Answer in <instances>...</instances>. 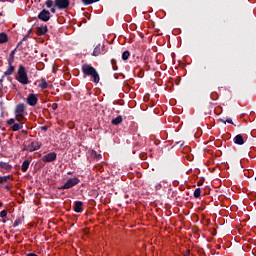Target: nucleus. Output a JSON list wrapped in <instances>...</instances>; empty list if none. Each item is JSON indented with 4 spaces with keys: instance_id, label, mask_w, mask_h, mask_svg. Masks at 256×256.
<instances>
[{
    "instance_id": "nucleus-36",
    "label": "nucleus",
    "mask_w": 256,
    "mask_h": 256,
    "mask_svg": "<svg viewBox=\"0 0 256 256\" xmlns=\"http://www.w3.org/2000/svg\"><path fill=\"white\" fill-rule=\"evenodd\" d=\"M40 129H41V131H48L49 127H47V126H41Z\"/></svg>"
},
{
    "instance_id": "nucleus-30",
    "label": "nucleus",
    "mask_w": 256,
    "mask_h": 256,
    "mask_svg": "<svg viewBox=\"0 0 256 256\" xmlns=\"http://www.w3.org/2000/svg\"><path fill=\"white\" fill-rule=\"evenodd\" d=\"M1 219H7V210H2L0 212Z\"/></svg>"
},
{
    "instance_id": "nucleus-17",
    "label": "nucleus",
    "mask_w": 256,
    "mask_h": 256,
    "mask_svg": "<svg viewBox=\"0 0 256 256\" xmlns=\"http://www.w3.org/2000/svg\"><path fill=\"white\" fill-rule=\"evenodd\" d=\"M29 165H31V162L29 160H24L21 166V171L23 173H27V170L29 169Z\"/></svg>"
},
{
    "instance_id": "nucleus-24",
    "label": "nucleus",
    "mask_w": 256,
    "mask_h": 256,
    "mask_svg": "<svg viewBox=\"0 0 256 256\" xmlns=\"http://www.w3.org/2000/svg\"><path fill=\"white\" fill-rule=\"evenodd\" d=\"M12 131H19L20 129H23V124L15 123L11 127Z\"/></svg>"
},
{
    "instance_id": "nucleus-9",
    "label": "nucleus",
    "mask_w": 256,
    "mask_h": 256,
    "mask_svg": "<svg viewBox=\"0 0 256 256\" xmlns=\"http://www.w3.org/2000/svg\"><path fill=\"white\" fill-rule=\"evenodd\" d=\"M38 101H39V98H37V95L33 93L29 94L28 97L26 98V103H28L30 107H35Z\"/></svg>"
},
{
    "instance_id": "nucleus-37",
    "label": "nucleus",
    "mask_w": 256,
    "mask_h": 256,
    "mask_svg": "<svg viewBox=\"0 0 256 256\" xmlns=\"http://www.w3.org/2000/svg\"><path fill=\"white\" fill-rule=\"evenodd\" d=\"M220 123H224V125H227V120H224L223 118L219 119Z\"/></svg>"
},
{
    "instance_id": "nucleus-12",
    "label": "nucleus",
    "mask_w": 256,
    "mask_h": 256,
    "mask_svg": "<svg viewBox=\"0 0 256 256\" xmlns=\"http://www.w3.org/2000/svg\"><path fill=\"white\" fill-rule=\"evenodd\" d=\"M15 73V66L13 64H8V69L4 72L3 77H9Z\"/></svg>"
},
{
    "instance_id": "nucleus-34",
    "label": "nucleus",
    "mask_w": 256,
    "mask_h": 256,
    "mask_svg": "<svg viewBox=\"0 0 256 256\" xmlns=\"http://www.w3.org/2000/svg\"><path fill=\"white\" fill-rule=\"evenodd\" d=\"M205 183V179H200L198 182H197V186L198 187H201V185H203Z\"/></svg>"
},
{
    "instance_id": "nucleus-33",
    "label": "nucleus",
    "mask_w": 256,
    "mask_h": 256,
    "mask_svg": "<svg viewBox=\"0 0 256 256\" xmlns=\"http://www.w3.org/2000/svg\"><path fill=\"white\" fill-rule=\"evenodd\" d=\"M7 124L8 125H14L15 124V119L14 118H11L7 121Z\"/></svg>"
},
{
    "instance_id": "nucleus-27",
    "label": "nucleus",
    "mask_w": 256,
    "mask_h": 256,
    "mask_svg": "<svg viewBox=\"0 0 256 256\" xmlns=\"http://www.w3.org/2000/svg\"><path fill=\"white\" fill-rule=\"evenodd\" d=\"M23 223V220L21 218H18L14 221L13 227H19Z\"/></svg>"
},
{
    "instance_id": "nucleus-42",
    "label": "nucleus",
    "mask_w": 256,
    "mask_h": 256,
    "mask_svg": "<svg viewBox=\"0 0 256 256\" xmlns=\"http://www.w3.org/2000/svg\"><path fill=\"white\" fill-rule=\"evenodd\" d=\"M67 175H72V172H68Z\"/></svg>"
},
{
    "instance_id": "nucleus-21",
    "label": "nucleus",
    "mask_w": 256,
    "mask_h": 256,
    "mask_svg": "<svg viewBox=\"0 0 256 256\" xmlns=\"http://www.w3.org/2000/svg\"><path fill=\"white\" fill-rule=\"evenodd\" d=\"M38 87H40V89H48L49 84L47 83V80H45V78H41V82Z\"/></svg>"
},
{
    "instance_id": "nucleus-6",
    "label": "nucleus",
    "mask_w": 256,
    "mask_h": 256,
    "mask_svg": "<svg viewBox=\"0 0 256 256\" xmlns=\"http://www.w3.org/2000/svg\"><path fill=\"white\" fill-rule=\"evenodd\" d=\"M107 50L105 49V44H98L93 50V57H99V55H105Z\"/></svg>"
},
{
    "instance_id": "nucleus-39",
    "label": "nucleus",
    "mask_w": 256,
    "mask_h": 256,
    "mask_svg": "<svg viewBox=\"0 0 256 256\" xmlns=\"http://www.w3.org/2000/svg\"><path fill=\"white\" fill-rule=\"evenodd\" d=\"M6 191H11V187L5 186Z\"/></svg>"
},
{
    "instance_id": "nucleus-8",
    "label": "nucleus",
    "mask_w": 256,
    "mask_h": 256,
    "mask_svg": "<svg viewBox=\"0 0 256 256\" xmlns=\"http://www.w3.org/2000/svg\"><path fill=\"white\" fill-rule=\"evenodd\" d=\"M38 19H40V21H44V23H47V21H49V19H51V12H49V10L43 9L38 14Z\"/></svg>"
},
{
    "instance_id": "nucleus-31",
    "label": "nucleus",
    "mask_w": 256,
    "mask_h": 256,
    "mask_svg": "<svg viewBox=\"0 0 256 256\" xmlns=\"http://www.w3.org/2000/svg\"><path fill=\"white\" fill-rule=\"evenodd\" d=\"M83 5H93V0H81Z\"/></svg>"
},
{
    "instance_id": "nucleus-15",
    "label": "nucleus",
    "mask_w": 256,
    "mask_h": 256,
    "mask_svg": "<svg viewBox=\"0 0 256 256\" xmlns=\"http://www.w3.org/2000/svg\"><path fill=\"white\" fill-rule=\"evenodd\" d=\"M90 157L92 159H96V161H100V159H103V156L101 154H98L95 150L90 151Z\"/></svg>"
},
{
    "instance_id": "nucleus-35",
    "label": "nucleus",
    "mask_w": 256,
    "mask_h": 256,
    "mask_svg": "<svg viewBox=\"0 0 256 256\" xmlns=\"http://www.w3.org/2000/svg\"><path fill=\"white\" fill-rule=\"evenodd\" d=\"M226 123H230V125H235V123H233V119L231 118H227Z\"/></svg>"
},
{
    "instance_id": "nucleus-28",
    "label": "nucleus",
    "mask_w": 256,
    "mask_h": 256,
    "mask_svg": "<svg viewBox=\"0 0 256 256\" xmlns=\"http://www.w3.org/2000/svg\"><path fill=\"white\" fill-rule=\"evenodd\" d=\"M111 65H112L113 71H117V60L111 59Z\"/></svg>"
},
{
    "instance_id": "nucleus-18",
    "label": "nucleus",
    "mask_w": 256,
    "mask_h": 256,
    "mask_svg": "<svg viewBox=\"0 0 256 256\" xmlns=\"http://www.w3.org/2000/svg\"><path fill=\"white\" fill-rule=\"evenodd\" d=\"M47 31H49L47 26H40L37 28V35H46Z\"/></svg>"
},
{
    "instance_id": "nucleus-7",
    "label": "nucleus",
    "mask_w": 256,
    "mask_h": 256,
    "mask_svg": "<svg viewBox=\"0 0 256 256\" xmlns=\"http://www.w3.org/2000/svg\"><path fill=\"white\" fill-rule=\"evenodd\" d=\"M42 161L44 163H53V161H57V153L50 152L42 157Z\"/></svg>"
},
{
    "instance_id": "nucleus-40",
    "label": "nucleus",
    "mask_w": 256,
    "mask_h": 256,
    "mask_svg": "<svg viewBox=\"0 0 256 256\" xmlns=\"http://www.w3.org/2000/svg\"><path fill=\"white\" fill-rule=\"evenodd\" d=\"M93 1V3H97V2H99L100 0H92Z\"/></svg>"
},
{
    "instance_id": "nucleus-11",
    "label": "nucleus",
    "mask_w": 256,
    "mask_h": 256,
    "mask_svg": "<svg viewBox=\"0 0 256 256\" xmlns=\"http://www.w3.org/2000/svg\"><path fill=\"white\" fill-rule=\"evenodd\" d=\"M75 213H83V203L81 201L74 202Z\"/></svg>"
},
{
    "instance_id": "nucleus-19",
    "label": "nucleus",
    "mask_w": 256,
    "mask_h": 256,
    "mask_svg": "<svg viewBox=\"0 0 256 256\" xmlns=\"http://www.w3.org/2000/svg\"><path fill=\"white\" fill-rule=\"evenodd\" d=\"M9 41V37L5 32L0 33V45H3V43H7Z\"/></svg>"
},
{
    "instance_id": "nucleus-38",
    "label": "nucleus",
    "mask_w": 256,
    "mask_h": 256,
    "mask_svg": "<svg viewBox=\"0 0 256 256\" xmlns=\"http://www.w3.org/2000/svg\"><path fill=\"white\" fill-rule=\"evenodd\" d=\"M56 11L55 6L51 8V13H56Z\"/></svg>"
},
{
    "instance_id": "nucleus-1",
    "label": "nucleus",
    "mask_w": 256,
    "mask_h": 256,
    "mask_svg": "<svg viewBox=\"0 0 256 256\" xmlns=\"http://www.w3.org/2000/svg\"><path fill=\"white\" fill-rule=\"evenodd\" d=\"M81 71L85 77H91L93 83H99L101 81V77L99 76V72L95 67L91 66V64H83L81 66Z\"/></svg>"
},
{
    "instance_id": "nucleus-3",
    "label": "nucleus",
    "mask_w": 256,
    "mask_h": 256,
    "mask_svg": "<svg viewBox=\"0 0 256 256\" xmlns=\"http://www.w3.org/2000/svg\"><path fill=\"white\" fill-rule=\"evenodd\" d=\"M16 80L18 83H21V85H29V76H27L25 66L20 65L18 67V76L16 77Z\"/></svg>"
},
{
    "instance_id": "nucleus-2",
    "label": "nucleus",
    "mask_w": 256,
    "mask_h": 256,
    "mask_svg": "<svg viewBox=\"0 0 256 256\" xmlns=\"http://www.w3.org/2000/svg\"><path fill=\"white\" fill-rule=\"evenodd\" d=\"M29 35H31V30H29L23 39L17 44L16 48L11 51L8 58V65H13V63H15V53L17 52V49H19V51H23V49L29 45V42H27ZM23 43H25L26 47L23 46Z\"/></svg>"
},
{
    "instance_id": "nucleus-22",
    "label": "nucleus",
    "mask_w": 256,
    "mask_h": 256,
    "mask_svg": "<svg viewBox=\"0 0 256 256\" xmlns=\"http://www.w3.org/2000/svg\"><path fill=\"white\" fill-rule=\"evenodd\" d=\"M9 179H13V177L11 175L1 176L0 183L1 184L9 183Z\"/></svg>"
},
{
    "instance_id": "nucleus-20",
    "label": "nucleus",
    "mask_w": 256,
    "mask_h": 256,
    "mask_svg": "<svg viewBox=\"0 0 256 256\" xmlns=\"http://www.w3.org/2000/svg\"><path fill=\"white\" fill-rule=\"evenodd\" d=\"M112 125H121L123 123V116H117L116 118L112 119Z\"/></svg>"
},
{
    "instance_id": "nucleus-32",
    "label": "nucleus",
    "mask_w": 256,
    "mask_h": 256,
    "mask_svg": "<svg viewBox=\"0 0 256 256\" xmlns=\"http://www.w3.org/2000/svg\"><path fill=\"white\" fill-rule=\"evenodd\" d=\"M52 109H53V111H57V109H59V104L53 103L52 104Z\"/></svg>"
},
{
    "instance_id": "nucleus-43",
    "label": "nucleus",
    "mask_w": 256,
    "mask_h": 256,
    "mask_svg": "<svg viewBox=\"0 0 256 256\" xmlns=\"http://www.w3.org/2000/svg\"><path fill=\"white\" fill-rule=\"evenodd\" d=\"M3 223H6V221L4 220Z\"/></svg>"
},
{
    "instance_id": "nucleus-25",
    "label": "nucleus",
    "mask_w": 256,
    "mask_h": 256,
    "mask_svg": "<svg viewBox=\"0 0 256 256\" xmlns=\"http://www.w3.org/2000/svg\"><path fill=\"white\" fill-rule=\"evenodd\" d=\"M194 197H195V199H199V197H201V188H196L195 189Z\"/></svg>"
},
{
    "instance_id": "nucleus-29",
    "label": "nucleus",
    "mask_w": 256,
    "mask_h": 256,
    "mask_svg": "<svg viewBox=\"0 0 256 256\" xmlns=\"http://www.w3.org/2000/svg\"><path fill=\"white\" fill-rule=\"evenodd\" d=\"M45 5H46L47 9H51L53 7V0H47L45 2Z\"/></svg>"
},
{
    "instance_id": "nucleus-4",
    "label": "nucleus",
    "mask_w": 256,
    "mask_h": 256,
    "mask_svg": "<svg viewBox=\"0 0 256 256\" xmlns=\"http://www.w3.org/2000/svg\"><path fill=\"white\" fill-rule=\"evenodd\" d=\"M79 183H81V180H80L79 178H77V177L70 178V179H68V180L64 183V185L58 187V189H59L60 191H63V190H65V189H71V188L75 187V185H79Z\"/></svg>"
},
{
    "instance_id": "nucleus-5",
    "label": "nucleus",
    "mask_w": 256,
    "mask_h": 256,
    "mask_svg": "<svg viewBox=\"0 0 256 256\" xmlns=\"http://www.w3.org/2000/svg\"><path fill=\"white\" fill-rule=\"evenodd\" d=\"M71 2L69 0H55L54 7L59 9V11H65V9H69Z\"/></svg>"
},
{
    "instance_id": "nucleus-10",
    "label": "nucleus",
    "mask_w": 256,
    "mask_h": 256,
    "mask_svg": "<svg viewBox=\"0 0 256 256\" xmlns=\"http://www.w3.org/2000/svg\"><path fill=\"white\" fill-rule=\"evenodd\" d=\"M25 113V104L20 103L18 105H16L15 107V114L16 115H21Z\"/></svg>"
},
{
    "instance_id": "nucleus-41",
    "label": "nucleus",
    "mask_w": 256,
    "mask_h": 256,
    "mask_svg": "<svg viewBox=\"0 0 256 256\" xmlns=\"http://www.w3.org/2000/svg\"><path fill=\"white\" fill-rule=\"evenodd\" d=\"M0 207H3V202H0Z\"/></svg>"
},
{
    "instance_id": "nucleus-14",
    "label": "nucleus",
    "mask_w": 256,
    "mask_h": 256,
    "mask_svg": "<svg viewBox=\"0 0 256 256\" xmlns=\"http://www.w3.org/2000/svg\"><path fill=\"white\" fill-rule=\"evenodd\" d=\"M39 149H41V145H39V142H32L29 151L30 153H33V151H39Z\"/></svg>"
},
{
    "instance_id": "nucleus-23",
    "label": "nucleus",
    "mask_w": 256,
    "mask_h": 256,
    "mask_svg": "<svg viewBox=\"0 0 256 256\" xmlns=\"http://www.w3.org/2000/svg\"><path fill=\"white\" fill-rule=\"evenodd\" d=\"M129 57H131V52H129V50H126L122 53V59L123 61H127L129 59Z\"/></svg>"
},
{
    "instance_id": "nucleus-16",
    "label": "nucleus",
    "mask_w": 256,
    "mask_h": 256,
    "mask_svg": "<svg viewBox=\"0 0 256 256\" xmlns=\"http://www.w3.org/2000/svg\"><path fill=\"white\" fill-rule=\"evenodd\" d=\"M0 168L4 169V171H11V169L13 168V166H11V164H9L8 162H0Z\"/></svg>"
},
{
    "instance_id": "nucleus-13",
    "label": "nucleus",
    "mask_w": 256,
    "mask_h": 256,
    "mask_svg": "<svg viewBox=\"0 0 256 256\" xmlns=\"http://www.w3.org/2000/svg\"><path fill=\"white\" fill-rule=\"evenodd\" d=\"M235 145H245V140L241 134H238L234 137Z\"/></svg>"
},
{
    "instance_id": "nucleus-26",
    "label": "nucleus",
    "mask_w": 256,
    "mask_h": 256,
    "mask_svg": "<svg viewBox=\"0 0 256 256\" xmlns=\"http://www.w3.org/2000/svg\"><path fill=\"white\" fill-rule=\"evenodd\" d=\"M16 121L20 122L23 121V119H25L24 114H16Z\"/></svg>"
}]
</instances>
